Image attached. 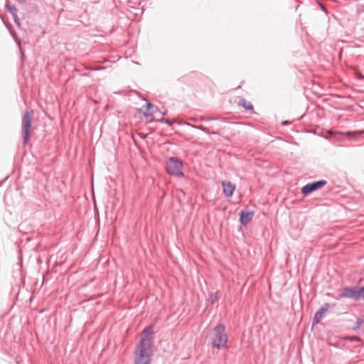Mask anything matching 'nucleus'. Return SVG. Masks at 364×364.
<instances>
[{
  "instance_id": "nucleus-10",
  "label": "nucleus",
  "mask_w": 364,
  "mask_h": 364,
  "mask_svg": "<svg viewBox=\"0 0 364 364\" xmlns=\"http://www.w3.org/2000/svg\"><path fill=\"white\" fill-rule=\"evenodd\" d=\"M6 7L7 10L12 14V16L17 14L16 8L14 5L11 4L8 1H6Z\"/></svg>"
},
{
  "instance_id": "nucleus-16",
  "label": "nucleus",
  "mask_w": 364,
  "mask_h": 364,
  "mask_svg": "<svg viewBox=\"0 0 364 364\" xmlns=\"http://www.w3.org/2000/svg\"><path fill=\"white\" fill-rule=\"evenodd\" d=\"M161 122H165L166 123L170 124V122L167 119H161Z\"/></svg>"
},
{
  "instance_id": "nucleus-13",
  "label": "nucleus",
  "mask_w": 364,
  "mask_h": 364,
  "mask_svg": "<svg viewBox=\"0 0 364 364\" xmlns=\"http://www.w3.org/2000/svg\"><path fill=\"white\" fill-rule=\"evenodd\" d=\"M13 18H14V21L16 23V25L18 26V27H20L21 26V23H20V20L17 16V14H15L14 16H13Z\"/></svg>"
},
{
  "instance_id": "nucleus-4",
  "label": "nucleus",
  "mask_w": 364,
  "mask_h": 364,
  "mask_svg": "<svg viewBox=\"0 0 364 364\" xmlns=\"http://www.w3.org/2000/svg\"><path fill=\"white\" fill-rule=\"evenodd\" d=\"M183 163L176 157H171L166 162V168L168 174L181 177L183 176Z\"/></svg>"
},
{
  "instance_id": "nucleus-15",
  "label": "nucleus",
  "mask_w": 364,
  "mask_h": 364,
  "mask_svg": "<svg viewBox=\"0 0 364 364\" xmlns=\"http://www.w3.org/2000/svg\"><path fill=\"white\" fill-rule=\"evenodd\" d=\"M154 105H153L151 103H150V102H148V103H147V111H148V112H149V109H152V108H154Z\"/></svg>"
},
{
  "instance_id": "nucleus-17",
  "label": "nucleus",
  "mask_w": 364,
  "mask_h": 364,
  "mask_svg": "<svg viewBox=\"0 0 364 364\" xmlns=\"http://www.w3.org/2000/svg\"><path fill=\"white\" fill-rule=\"evenodd\" d=\"M198 128L202 129L203 131H206V128H205V127H199Z\"/></svg>"
},
{
  "instance_id": "nucleus-11",
  "label": "nucleus",
  "mask_w": 364,
  "mask_h": 364,
  "mask_svg": "<svg viewBox=\"0 0 364 364\" xmlns=\"http://www.w3.org/2000/svg\"><path fill=\"white\" fill-rule=\"evenodd\" d=\"M240 105H242L246 109L252 110L253 109V105L250 102H247L246 100L242 99L240 102Z\"/></svg>"
},
{
  "instance_id": "nucleus-9",
  "label": "nucleus",
  "mask_w": 364,
  "mask_h": 364,
  "mask_svg": "<svg viewBox=\"0 0 364 364\" xmlns=\"http://www.w3.org/2000/svg\"><path fill=\"white\" fill-rule=\"evenodd\" d=\"M253 216V212H245L242 211L240 213V223L246 225L252 218Z\"/></svg>"
},
{
  "instance_id": "nucleus-3",
  "label": "nucleus",
  "mask_w": 364,
  "mask_h": 364,
  "mask_svg": "<svg viewBox=\"0 0 364 364\" xmlns=\"http://www.w3.org/2000/svg\"><path fill=\"white\" fill-rule=\"evenodd\" d=\"M228 336L225 328L222 324L217 325L213 328V345L218 349L227 348Z\"/></svg>"
},
{
  "instance_id": "nucleus-18",
  "label": "nucleus",
  "mask_w": 364,
  "mask_h": 364,
  "mask_svg": "<svg viewBox=\"0 0 364 364\" xmlns=\"http://www.w3.org/2000/svg\"><path fill=\"white\" fill-rule=\"evenodd\" d=\"M26 0H17L19 3H24Z\"/></svg>"
},
{
  "instance_id": "nucleus-5",
  "label": "nucleus",
  "mask_w": 364,
  "mask_h": 364,
  "mask_svg": "<svg viewBox=\"0 0 364 364\" xmlns=\"http://www.w3.org/2000/svg\"><path fill=\"white\" fill-rule=\"evenodd\" d=\"M340 298H348L352 299L355 301L360 300V293H359V287H346L342 289L341 292L339 295Z\"/></svg>"
},
{
  "instance_id": "nucleus-12",
  "label": "nucleus",
  "mask_w": 364,
  "mask_h": 364,
  "mask_svg": "<svg viewBox=\"0 0 364 364\" xmlns=\"http://www.w3.org/2000/svg\"><path fill=\"white\" fill-rule=\"evenodd\" d=\"M218 299V293L211 294L209 296V301L211 304H213Z\"/></svg>"
},
{
  "instance_id": "nucleus-6",
  "label": "nucleus",
  "mask_w": 364,
  "mask_h": 364,
  "mask_svg": "<svg viewBox=\"0 0 364 364\" xmlns=\"http://www.w3.org/2000/svg\"><path fill=\"white\" fill-rule=\"evenodd\" d=\"M326 184V181L325 180H321L314 183H307L306 185L302 187L301 193L304 195H306L314 191H316L323 187Z\"/></svg>"
},
{
  "instance_id": "nucleus-14",
  "label": "nucleus",
  "mask_w": 364,
  "mask_h": 364,
  "mask_svg": "<svg viewBox=\"0 0 364 364\" xmlns=\"http://www.w3.org/2000/svg\"><path fill=\"white\" fill-rule=\"evenodd\" d=\"M360 299H364V287L359 288Z\"/></svg>"
},
{
  "instance_id": "nucleus-2",
  "label": "nucleus",
  "mask_w": 364,
  "mask_h": 364,
  "mask_svg": "<svg viewBox=\"0 0 364 364\" xmlns=\"http://www.w3.org/2000/svg\"><path fill=\"white\" fill-rule=\"evenodd\" d=\"M33 118V111H26L21 118V134L23 137V144L26 145L31 134V124Z\"/></svg>"
},
{
  "instance_id": "nucleus-8",
  "label": "nucleus",
  "mask_w": 364,
  "mask_h": 364,
  "mask_svg": "<svg viewBox=\"0 0 364 364\" xmlns=\"http://www.w3.org/2000/svg\"><path fill=\"white\" fill-rule=\"evenodd\" d=\"M328 309V304H326L323 306L319 309L315 314L313 323L314 324L318 323L322 319L323 314Z\"/></svg>"
},
{
  "instance_id": "nucleus-1",
  "label": "nucleus",
  "mask_w": 364,
  "mask_h": 364,
  "mask_svg": "<svg viewBox=\"0 0 364 364\" xmlns=\"http://www.w3.org/2000/svg\"><path fill=\"white\" fill-rule=\"evenodd\" d=\"M153 326H146L142 331L140 342L134 352V364H150L154 343Z\"/></svg>"
},
{
  "instance_id": "nucleus-7",
  "label": "nucleus",
  "mask_w": 364,
  "mask_h": 364,
  "mask_svg": "<svg viewBox=\"0 0 364 364\" xmlns=\"http://www.w3.org/2000/svg\"><path fill=\"white\" fill-rule=\"evenodd\" d=\"M222 186H223V192L224 195L226 197L232 196V195L235 189V186L234 184H232L231 182H226V181L222 182Z\"/></svg>"
}]
</instances>
